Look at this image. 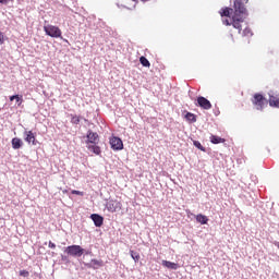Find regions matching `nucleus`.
Returning a JSON list of instances; mask_svg holds the SVG:
<instances>
[{
	"label": "nucleus",
	"mask_w": 279,
	"mask_h": 279,
	"mask_svg": "<svg viewBox=\"0 0 279 279\" xmlns=\"http://www.w3.org/2000/svg\"><path fill=\"white\" fill-rule=\"evenodd\" d=\"M231 25L234 29H238L239 34L243 31V25H245V17L242 15H232Z\"/></svg>",
	"instance_id": "20e7f679"
},
{
	"label": "nucleus",
	"mask_w": 279,
	"mask_h": 279,
	"mask_svg": "<svg viewBox=\"0 0 279 279\" xmlns=\"http://www.w3.org/2000/svg\"><path fill=\"white\" fill-rule=\"evenodd\" d=\"M90 219L94 221L96 228H101L104 226V217H101L99 214H93Z\"/></svg>",
	"instance_id": "9b49d317"
},
{
	"label": "nucleus",
	"mask_w": 279,
	"mask_h": 279,
	"mask_svg": "<svg viewBox=\"0 0 279 279\" xmlns=\"http://www.w3.org/2000/svg\"><path fill=\"white\" fill-rule=\"evenodd\" d=\"M48 247H50V250H56V243L49 241Z\"/></svg>",
	"instance_id": "c85d7f7f"
},
{
	"label": "nucleus",
	"mask_w": 279,
	"mask_h": 279,
	"mask_svg": "<svg viewBox=\"0 0 279 279\" xmlns=\"http://www.w3.org/2000/svg\"><path fill=\"white\" fill-rule=\"evenodd\" d=\"M10 1H14V0H0V3L5 5V4L10 3Z\"/></svg>",
	"instance_id": "2f4dec72"
},
{
	"label": "nucleus",
	"mask_w": 279,
	"mask_h": 279,
	"mask_svg": "<svg viewBox=\"0 0 279 279\" xmlns=\"http://www.w3.org/2000/svg\"><path fill=\"white\" fill-rule=\"evenodd\" d=\"M243 36H246L247 38H250V36H252L253 34H252V29L250 28V27H245L244 29H243Z\"/></svg>",
	"instance_id": "a878e982"
},
{
	"label": "nucleus",
	"mask_w": 279,
	"mask_h": 279,
	"mask_svg": "<svg viewBox=\"0 0 279 279\" xmlns=\"http://www.w3.org/2000/svg\"><path fill=\"white\" fill-rule=\"evenodd\" d=\"M161 265H162V267H166L167 269H178V267H180L177 263H172L169 260H162Z\"/></svg>",
	"instance_id": "f3484780"
},
{
	"label": "nucleus",
	"mask_w": 279,
	"mask_h": 279,
	"mask_svg": "<svg viewBox=\"0 0 279 279\" xmlns=\"http://www.w3.org/2000/svg\"><path fill=\"white\" fill-rule=\"evenodd\" d=\"M251 101L253 106L256 108V110H264L265 106H267V98H265L263 94H254Z\"/></svg>",
	"instance_id": "f257e3e1"
},
{
	"label": "nucleus",
	"mask_w": 279,
	"mask_h": 279,
	"mask_svg": "<svg viewBox=\"0 0 279 279\" xmlns=\"http://www.w3.org/2000/svg\"><path fill=\"white\" fill-rule=\"evenodd\" d=\"M20 276H22V278H27L29 276V271L27 270H21L20 271Z\"/></svg>",
	"instance_id": "bb28decb"
},
{
	"label": "nucleus",
	"mask_w": 279,
	"mask_h": 279,
	"mask_svg": "<svg viewBox=\"0 0 279 279\" xmlns=\"http://www.w3.org/2000/svg\"><path fill=\"white\" fill-rule=\"evenodd\" d=\"M14 99L17 106H21V104H23V96H20V95L10 96V101H14Z\"/></svg>",
	"instance_id": "aec40b11"
},
{
	"label": "nucleus",
	"mask_w": 279,
	"mask_h": 279,
	"mask_svg": "<svg viewBox=\"0 0 279 279\" xmlns=\"http://www.w3.org/2000/svg\"><path fill=\"white\" fill-rule=\"evenodd\" d=\"M268 101L271 108H279V95H271Z\"/></svg>",
	"instance_id": "ddd939ff"
},
{
	"label": "nucleus",
	"mask_w": 279,
	"mask_h": 279,
	"mask_svg": "<svg viewBox=\"0 0 279 279\" xmlns=\"http://www.w3.org/2000/svg\"><path fill=\"white\" fill-rule=\"evenodd\" d=\"M87 149L89 151H93L96 156H99L101 154V147H99L97 144H87Z\"/></svg>",
	"instance_id": "4468645a"
},
{
	"label": "nucleus",
	"mask_w": 279,
	"mask_h": 279,
	"mask_svg": "<svg viewBox=\"0 0 279 279\" xmlns=\"http://www.w3.org/2000/svg\"><path fill=\"white\" fill-rule=\"evenodd\" d=\"M109 143L113 151H121L123 149V141L120 137L113 136L109 140Z\"/></svg>",
	"instance_id": "0eeeda50"
},
{
	"label": "nucleus",
	"mask_w": 279,
	"mask_h": 279,
	"mask_svg": "<svg viewBox=\"0 0 279 279\" xmlns=\"http://www.w3.org/2000/svg\"><path fill=\"white\" fill-rule=\"evenodd\" d=\"M44 32L47 36H50V38H62V31L58 26L48 24L44 26Z\"/></svg>",
	"instance_id": "f03ea898"
},
{
	"label": "nucleus",
	"mask_w": 279,
	"mask_h": 279,
	"mask_svg": "<svg viewBox=\"0 0 279 279\" xmlns=\"http://www.w3.org/2000/svg\"><path fill=\"white\" fill-rule=\"evenodd\" d=\"M81 118L80 116L71 114V123L73 125H80Z\"/></svg>",
	"instance_id": "5701e85b"
},
{
	"label": "nucleus",
	"mask_w": 279,
	"mask_h": 279,
	"mask_svg": "<svg viewBox=\"0 0 279 279\" xmlns=\"http://www.w3.org/2000/svg\"><path fill=\"white\" fill-rule=\"evenodd\" d=\"M143 1H147V0H143Z\"/></svg>",
	"instance_id": "72a5a7b5"
},
{
	"label": "nucleus",
	"mask_w": 279,
	"mask_h": 279,
	"mask_svg": "<svg viewBox=\"0 0 279 279\" xmlns=\"http://www.w3.org/2000/svg\"><path fill=\"white\" fill-rule=\"evenodd\" d=\"M5 43V39L3 37V33L0 32V45H3Z\"/></svg>",
	"instance_id": "c756f323"
},
{
	"label": "nucleus",
	"mask_w": 279,
	"mask_h": 279,
	"mask_svg": "<svg viewBox=\"0 0 279 279\" xmlns=\"http://www.w3.org/2000/svg\"><path fill=\"white\" fill-rule=\"evenodd\" d=\"M64 253L68 254V256H74L76 258H80L84 255V248L80 245H70L65 247Z\"/></svg>",
	"instance_id": "7ed1b4c3"
},
{
	"label": "nucleus",
	"mask_w": 279,
	"mask_h": 279,
	"mask_svg": "<svg viewBox=\"0 0 279 279\" xmlns=\"http://www.w3.org/2000/svg\"><path fill=\"white\" fill-rule=\"evenodd\" d=\"M223 24L225 25H232V17L230 20H225Z\"/></svg>",
	"instance_id": "7c9ffc66"
},
{
	"label": "nucleus",
	"mask_w": 279,
	"mask_h": 279,
	"mask_svg": "<svg viewBox=\"0 0 279 279\" xmlns=\"http://www.w3.org/2000/svg\"><path fill=\"white\" fill-rule=\"evenodd\" d=\"M86 138H87L86 145H98L99 144V134H97L96 132H93L92 130H89L87 132Z\"/></svg>",
	"instance_id": "6e6552de"
},
{
	"label": "nucleus",
	"mask_w": 279,
	"mask_h": 279,
	"mask_svg": "<svg viewBox=\"0 0 279 279\" xmlns=\"http://www.w3.org/2000/svg\"><path fill=\"white\" fill-rule=\"evenodd\" d=\"M231 40H232V43H234V37L231 35Z\"/></svg>",
	"instance_id": "473e14b6"
},
{
	"label": "nucleus",
	"mask_w": 279,
	"mask_h": 279,
	"mask_svg": "<svg viewBox=\"0 0 279 279\" xmlns=\"http://www.w3.org/2000/svg\"><path fill=\"white\" fill-rule=\"evenodd\" d=\"M90 269H99L104 267V260L102 259H92L90 263L87 265Z\"/></svg>",
	"instance_id": "f8f14e48"
},
{
	"label": "nucleus",
	"mask_w": 279,
	"mask_h": 279,
	"mask_svg": "<svg viewBox=\"0 0 279 279\" xmlns=\"http://www.w3.org/2000/svg\"><path fill=\"white\" fill-rule=\"evenodd\" d=\"M193 145L196 146V148L201 151H206V148L202 145V143H199V141H194Z\"/></svg>",
	"instance_id": "b1692460"
},
{
	"label": "nucleus",
	"mask_w": 279,
	"mask_h": 279,
	"mask_svg": "<svg viewBox=\"0 0 279 279\" xmlns=\"http://www.w3.org/2000/svg\"><path fill=\"white\" fill-rule=\"evenodd\" d=\"M72 195H84V192H80V191H77V190H73L72 191Z\"/></svg>",
	"instance_id": "cd10ccee"
},
{
	"label": "nucleus",
	"mask_w": 279,
	"mask_h": 279,
	"mask_svg": "<svg viewBox=\"0 0 279 279\" xmlns=\"http://www.w3.org/2000/svg\"><path fill=\"white\" fill-rule=\"evenodd\" d=\"M197 104L199 108H203V110H210V108H213V104H210V100L206 99V97L204 96L197 98Z\"/></svg>",
	"instance_id": "1a4fd4ad"
},
{
	"label": "nucleus",
	"mask_w": 279,
	"mask_h": 279,
	"mask_svg": "<svg viewBox=\"0 0 279 279\" xmlns=\"http://www.w3.org/2000/svg\"><path fill=\"white\" fill-rule=\"evenodd\" d=\"M247 10L243 4V0H234V13L233 16H245Z\"/></svg>",
	"instance_id": "423d86ee"
},
{
	"label": "nucleus",
	"mask_w": 279,
	"mask_h": 279,
	"mask_svg": "<svg viewBox=\"0 0 279 279\" xmlns=\"http://www.w3.org/2000/svg\"><path fill=\"white\" fill-rule=\"evenodd\" d=\"M210 143H213V145H219V143H226V138L219 137L217 135H211Z\"/></svg>",
	"instance_id": "a211bd4d"
},
{
	"label": "nucleus",
	"mask_w": 279,
	"mask_h": 279,
	"mask_svg": "<svg viewBox=\"0 0 279 279\" xmlns=\"http://www.w3.org/2000/svg\"><path fill=\"white\" fill-rule=\"evenodd\" d=\"M131 254V258H133L134 263H138V260H141V254H138L137 252L134 251H130Z\"/></svg>",
	"instance_id": "4be33fe9"
},
{
	"label": "nucleus",
	"mask_w": 279,
	"mask_h": 279,
	"mask_svg": "<svg viewBox=\"0 0 279 279\" xmlns=\"http://www.w3.org/2000/svg\"><path fill=\"white\" fill-rule=\"evenodd\" d=\"M11 145L13 149H21V147H23V141L19 137H14L11 141Z\"/></svg>",
	"instance_id": "2eb2a0df"
},
{
	"label": "nucleus",
	"mask_w": 279,
	"mask_h": 279,
	"mask_svg": "<svg viewBox=\"0 0 279 279\" xmlns=\"http://www.w3.org/2000/svg\"><path fill=\"white\" fill-rule=\"evenodd\" d=\"M231 13H232V9L225 8L222 9L221 16H230Z\"/></svg>",
	"instance_id": "393cba45"
},
{
	"label": "nucleus",
	"mask_w": 279,
	"mask_h": 279,
	"mask_svg": "<svg viewBox=\"0 0 279 279\" xmlns=\"http://www.w3.org/2000/svg\"><path fill=\"white\" fill-rule=\"evenodd\" d=\"M185 119H186V121H189L190 123H196V122H197V117L195 116V113L187 112V113L185 114Z\"/></svg>",
	"instance_id": "6ab92c4d"
},
{
	"label": "nucleus",
	"mask_w": 279,
	"mask_h": 279,
	"mask_svg": "<svg viewBox=\"0 0 279 279\" xmlns=\"http://www.w3.org/2000/svg\"><path fill=\"white\" fill-rule=\"evenodd\" d=\"M24 135H25L24 141L28 143V145L29 144L38 145V142L36 141V133H34L33 131H25Z\"/></svg>",
	"instance_id": "9d476101"
},
{
	"label": "nucleus",
	"mask_w": 279,
	"mask_h": 279,
	"mask_svg": "<svg viewBox=\"0 0 279 279\" xmlns=\"http://www.w3.org/2000/svg\"><path fill=\"white\" fill-rule=\"evenodd\" d=\"M140 62L142 66H145L146 69H149V66H151V63H149V60H147V58L145 57H141Z\"/></svg>",
	"instance_id": "412c9836"
},
{
	"label": "nucleus",
	"mask_w": 279,
	"mask_h": 279,
	"mask_svg": "<svg viewBox=\"0 0 279 279\" xmlns=\"http://www.w3.org/2000/svg\"><path fill=\"white\" fill-rule=\"evenodd\" d=\"M106 208L109 213H119L123 208V204L117 199H110L106 203Z\"/></svg>",
	"instance_id": "39448f33"
},
{
	"label": "nucleus",
	"mask_w": 279,
	"mask_h": 279,
	"mask_svg": "<svg viewBox=\"0 0 279 279\" xmlns=\"http://www.w3.org/2000/svg\"><path fill=\"white\" fill-rule=\"evenodd\" d=\"M195 219L197 223H201L202 226H206V223H208V217L206 215L198 214L195 216Z\"/></svg>",
	"instance_id": "dca6fc26"
}]
</instances>
